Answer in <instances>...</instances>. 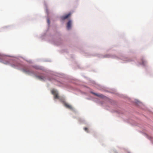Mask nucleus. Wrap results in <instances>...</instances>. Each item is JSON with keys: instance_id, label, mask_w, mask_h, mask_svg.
<instances>
[{"instance_id": "obj_10", "label": "nucleus", "mask_w": 153, "mask_h": 153, "mask_svg": "<svg viewBox=\"0 0 153 153\" xmlns=\"http://www.w3.org/2000/svg\"><path fill=\"white\" fill-rule=\"evenodd\" d=\"M146 63V62L145 61H142V64L143 65H145V63Z\"/></svg>"}, {"instance_id": "obj_6", "label": "nucleus", "mask_w": 153, "mask_h": 153, "mask_svg": "<svg viewBox=\"0 0 153 153\" xmlns=\"http://www.w3.org/2000/svg\"><path fill=\"white\" fill-rule=\"evenodd\" d=\"M72 22L71 20H70L67 23V27L68 29L69 30L71 28Z\"/></svg>"}, {"instance_id": "obj_1", "label": "nucleus", "mask_w": 153, "mask_h": 153, "mask_svg": "<svg viewBox=\"0 0 153 153\" xmlns=\"http://www.w3.org/2000/svg\"><path fill=\"white\" fill-rule=\"evenodd\" d=\"M23 71L28 74L33 73V72L31 70L27 67H25L22 69Z\"/></svg>"}, {"instance_id": "obj_5", "label": "nucleus", "mask_w": 153, "mask_h": 153, "mask_svg": "<svg viewBox=\"0 0 153 153\" xmlns=\"http://www.w3.org/2000/svg\"><path fill=\"white\" fill-rule=\"evenodd\" d=\"M71 15V13H69L68 14L65 16H62L61 17V19L62 20H65V19L68 18L69 16H70Z\"/></svg>"}, {"instance_id": "obj_9", "label": "nucleus", "mask_w": 153, "mask_h": 153, "mask_svg": "<svg viewBox=\"0 0 153 153\" xmlns=\"http://www.w3.org/2000/svg\"><path fill=\"white\" fill-rule=\"evenodd\" d=\"M84 130L86 131V132H88V128H86V127H85L84 128Z\"/></svg>"}, {"instance_id": "obj_4", "label": "nucleus", "mask_w": 153, "mask_h": 153, "mask_svg": "<svg viewBox=\"0 0 153 153\" xmlns=\"http://www.w3.org/2000/svg\"><path fill=\"white\" fill-rule=\"evenodd\" d=\"M51 92L52 94L54 95L55 98H58L59 96L58 95V94L56 91L55 90H53Z\"/></svg>"}, {"instance_id": "obj_12", "label": "nucleus", "mask_w": 153, "mask_h": 153, "mask_svg": "<svg viewBox=\"0 0 153 153\" xmlns=\"http://www.w3.org/2000/svg\"><path fill=\"white\" fill-rule=\"evenodd\" d=\"M4 63L5 64H7V63Z\"/></svg>"}, {"instance_id": "obj_3", "label": "nucleus", "mask_w": 153, "mask_h": 153, "mask_svg": "<svg viewBox=\"0 0 153 153\" xmlns=\"http://www.w3.org/2000/svg\"><path fill=\"white\" fill-rule=\"evenodd\" d=\"M36 77L38 79L42 81H45L46 79V76H36Z\"/></svg>"}, {"instance_id": "obj_2", "label": "nucleus", "mask_w": 153, "mask_h": 153, "mask_svg": "<svg viewBox=\"0 0 153 153\" xmlns=\"http://www.w3.org/2000/svg\"><path fill=\"white\" fill-rule=\"evenodd\" d=\"M11 66L14 68H18L20 67L21 66V64L17 63H15L12 64Z\"/></svg>"}, {"instance_id": "obj_7", "label": "nucleus", "mask_w": 153, "mask_h": 153, "mask_svg": "<svg viewBox=\"0 0 153 153\" xmlns=\"http://www.w3.org/2000/svg\"><path fill=\"white\" fill-rule=\"evenodd\" d=\"M64 105L66 107L68 108H69L70 109H73L72 106L68 104L67 103H64Z\"/></svg>"}, {"instance_id": "obj_8", "label": "nucleus", "mask_w": 153, "mask_h": 153, "mask_svg": "<svg viewBox=\"0 0 153 153\" xmlns=\"http://www.w3.org/2000/svg\"><path fill=\"white\" fill-rule=\"evenodd\" d=\"M92 93L93 94H94L95 95L97 96L98 97H103V95H102V94H96V93H93V92H92Z\"/></svg>"}, {"instance_id": "obj_13", "label": "nucleus", "mask_w": 153, "mask_h": 153, "mask_svg": "<svg viewBox=\"0 0 153 153\" xmlns=\"http://www.w3.org/2000/svg\"><path fill=\"white\" fill-rule=\"evenodd\" d=\"M48 80H49L51 81V80H50V79H48Z\"/></svg>"}, {"instance_id": "obj_11", "label": "nucleus", "mask_w": 153, "mask_h": 153, "mask_svg": "<svg viewBox=\"0 0 153 153\" xmlns=\"http://www.w3.org/2000/svg\"><path fill=\"white\" fill-rule=\"evenodd\" d=\"M47 21H48V24H50V21L49 19H48L47 20Z\"/></svg>"}]
</instances>
